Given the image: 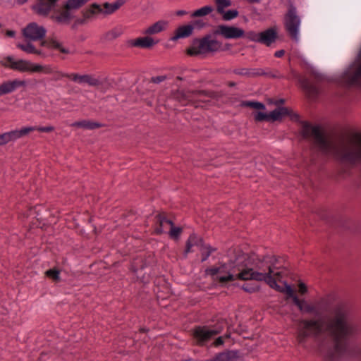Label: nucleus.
Wrapping results in <instances>:
<instances>
[{
  "instance_id": "f257e3e1",
  "label": "nucleus",
  "mask_w": 361,
  "mask_h": 361,
  "mask_svg": "<svg viewBox=\"0 0 361 361\" xmlns=\"http://www.w3.org/2000/svg\"><path fill=\"white\" fill-rule=\"evenodd\" d=\"M347 311L343 306L337 307L331 319L302 320L298 331L297 339L300 344L303 345L307 338L317 336L322 333L330 334L335 340L336 346L338 349L348 338L355 336L359 331L356 324L346 322Z\"/></svg>"
},
{
  "instance_id": "f03ea898",
  "label": "nucleus",
  "mask_w": 361,
  "mask_h": 361,
  "mask_svg": "<svg viewBox=\"0 0 361 361\" xmlns=\"http://www.w3.org/2000/svg\"><path fill=\"white\" fill-rule=\"evenodd\" d=\"M304 137H312L316 147L324 154L331 155L343 163L361 162V133H356L346 142H335L324 135L320 126L305 123L301 130Z\"/></svg>"
},
{
  "instance_id": "7ed1b4c3",
  "label": "nucleus",
  "mask_w": 361,
  "mask_h": 361,
  "mask_svg": "<svg viewBox=\"0 0 361 361\" xmlns=\"http://www.w3.org/2000/svg\"><path fill=\"white\" fill-rule=\"evenodd\" d=\"M277 261L274 256H266L260 259L255 255L243 253L236 257L238 277L241 280L265 281L271 288H278L276 279L280 277L281 271Z\"/></svg>"
},
{
  "instance_id": "20e7f679",
  "label": "nucleus",
  "mask_w": 361,
  "mask_h": 361,
  "mask_svg": "<svg viewBox=\"0 0 361 361\" xmlns=\"http://www.w3.org/2000/svg\"><path fill=\"white\" fill-rule=\"evenodd\" d=\"M207 275L211 276L214 279L221 282H227L240 279L238 277L239 271L236 264V259L233 262L224 264L216 267H212L205 270Z\"/></svg>"
},
{
  "instance_id": "39448f33",
  "label": "nucleus",
  "mask_w": 361,
  "mask_h": 361,
  "mask_svg": "<svg viewBox=\"0 0 361 361\" xmlns=\"http://www.w3.org/2000/svg\"><path fill=\"white\" fill-rule=\"evenodd\" d=\"M6 60L7 61L6 66L20 72L43 73L45 74L54 73L53 68L49 66H44L23 59L16 60L13 56L6 57Z\"/></svg>"
},
{
  "instance_id": "423d86ee",
  "label": "nucleus",
  "mask_w": 361,
  "mask_h": 361,
  "mask_svg": "<svg viewBox=\"0 0 361 361\" xmlns=\"http://www.w3.org/2000/svg\"><path fill=\"white\" fill-rule=\"evenodd\" d=\"M221 43L212 39L210 36L205 37L201 39H196L192 45L188 49V54L191 56L216 52L221 49Z\"/></svg>"
},
{
  "instance_id": "0eeeda50",
  "label": "nucleus",
  "mask_w": 361,
  "mask_h": 361,
  "mask_svg": "<svg viewBox=\"0 0 361 361\" xmlns=\"http://www.w3.org/2000/svg\"><path fill=\"white\" fill-rule=\"evenodd\" d=\"M300 24L301 19L297 15L296 8L293 4H290L284 17V25L288 35L295 42H298L300 40Z\"/></svg>"
},
{
  "instance_id": "6e6552de",
  "label": "nucleus",
  "mask_w": 361,
  "mask_h": 361,
  "mask_svg": "<svg viewBox=\"0 0 361 361\" xmlns=\"http://www.w3.org/2000/svg\"><path fill=\"white\" fill-rule=\"evenodd\" d=\"M124 3V0H116L113 3H105L102 6L97 4H93L84 12V18L89 19L99 14H111L123 6Z\"/></svg>"
},
{
  "instance_id": "1a4fd4ad",
  "label": "nucleus",
  "mask_w": 361,
  "mask_h": 361,
  "mask_svg": "<svg viewBox=\"0 0 361 361\" xmlns=\"http://www.w3.org/2000/svg\"><path fill=\"white\" fill-rule=\"evenodd\" d=\"M194 247H196L202 252V262L207 260L212 252L215 250V249L212 248L209 245L204 244L201 238L192 233L189 236L186 242V248L184 255H187L188 253L194 252Z\"/></svg>"
},
{
  "instance_id": "9d476101",
  "label": "nucleus",
  "mask_w": 361,
  "mask_h": 361,
  "mask_svg": "<svg viewBox=\"0 0 361 361\" xmlns=\"http://www.w3.org/2000/svg\"><path fill=\"white\" fill-rule=\"evenodd\" d=\"M24 37L29 41H39L42 39L47 33L44 26L32 22L27 24L22 30Z\"/></svg>"
},
{
  "instance_id": "9b49d317",
  "label": "nucleus",
  "mask_w": 361,
  "mask_h": 361,
  "mask_svg": "<svg viewBox=\"0 0 361 361\" xmlns=\"http://www.w3.org/2000/svg\"><path fill=\"white\" fill-rule=\"evenodd\" d=\"M289 114V110L286 107H279L271 111L269 114L264 112H257L255 114V119L257 121H280L283 117Z\"/></svg>"
},
{
  "instance_id": "f8f14e48",
  "label": "nucleus",
  "mask_w": 361,
  "mask_h": 361,
  "mask_svg": "<svg viewBox=\"0 0 361 361\" xmlns=\"http://www.w3.org/2000/svg\"><path fill=\"white\" fill-rule=\"evenodd\" d=\"M219 329H212L207 326H197L193 330V336L200 345H203L214 336L220 333Z\"/></svg>"
},
{
  "instance_id": "ddd939ff",
  "label": "nucleus",
  "mask_w": 361,
  "mask_h": 361,
  "mask_svg": "<svg viewBox=\"0 0 361 361\" xmlns=\"http://www.w3.org/2000/svg\"><path fill=\"white\" fill-rule=\"evenodd\" d=\"M216 32L226 39H238L243 37L245 35L242 28L225 25H219Z\"/></svg>"
},
{
  "instance_id": "4468645a",
  "label": "nucleus",
  "mask_w": 361,
  "mask_h": 361,
  "mask_svg": "<svg viewBox=\"0 0 361 361\" xmlns=\"http://www.w3.org/2000/svg\"><path fill=\"white\" fill-rule=\"evenodd\" d=\"M57 0H37V3L32 6L34 11L41 16H47L54 7Z\"/></svg>"
},
{
  "instance_id": "2eb2a0df",
  "label": "nucleus",
  "mask_w": 361,
  "mask_h": 361,
  "mask_svg": "<svg viewBox=\"0 0 361 361\" xmlns=\"http://www.w3.org/2000/svg\"><path fill=\"white\" fill-rule=\"evenodd\" d=\"M25 85V82L18 79L4 81L0 85V95L10 94L16 89Z\"/></svg>"
},
{
  "instance_id": "dca6fc26",
  "label": "nucleus",
  "mask_w": 361,
  "mask_h": 361,
  "mask_svg": "<svg viewBox=\"0 0 361 361\" xmlns=\"http://www.w3.org/2000/svg\"><path fill=\"white\" fill-rule=\"evenodd\" d=\"M200 92H183L178 91L175 94L176 99H177L183 105H186L189 103L195 102L200 95Z\"/></svg>"
},
{
  "instance_id": "f3484780",
  "label": "nucleus",
  "mask_w": 361,
  "mask_h": 361,
  "mask_svg": "<svg viewBox=\"0 0 361 361\" xmlns=\"http://www.w3.org/2000/svg\"><path fill=\"white\" fill-rule=\"evenodd\" d=\"M131 47L140 48H150L157 43L153 38L149 36L139 37L129 41Z\"/></svg>"
},
{
  "instance_id": "a211bd4d",
  "label": "nucleus",
  "mask_w": 361,
  "mask_h": 361,
  "mask_svg": "<svg viewBox=\"0 0 361 361\" xmlns=\"http://www.w3.org/2000/svg\"><path fill=\"white\" fill-rule=\"evenodd\" d=\"M169 26V22L165 20H159L146 28L143 33L147 35H152L161 32Z\"/></svg>"
},
{
  "instance_id": "6ab92c4d",
  "label": "nucleus",
  "mask_w": 361,
  "mask_h": 361,
  "mask_svg": "<svg viewBox=\"0 0 361 361\" xmlns=\"http://www.w3.org/2000/svg\"><path fill=\"white\" fill-rule=\"evenodd\" d=\"M277 37L276 30L274 28H269L264 32H260V41L259 43L270 46L273 42H275Z\"/></svg>"
},
{
  "instance_id": "aec40b11",
  "label": "nucleus",
  "mask_w": 361,
  "mask_h": 361,
  "mask_svg": "<svg viewBox=\"0 0 361 361\" xmlns=\"http://www.w3.org/2000/svg\"><path fill=\"white\" fill-rule=\"evenodd\" d=\"M35 130V128L31 126H23L20 129H15L10 131L11 139L13 142L16 141L23 137L27 136L31 132Z\"/></svg>"
},
{
  "instance_id": "412c9836",
  "label": "nucleus",
  "mask_w": 361,
  "mask_h": 361,
  "mask_svg": "<svg viewBox=\"0 0 361 361\" xmlns=\"http://www.w3.org/2000/svg\"><path fill=\"white\" fill-rule=\"evenodd\" d=\"M234 73L240 75H246L249 77L260 76L267 75L268 73L262 68H240L234 71Z\"/></svg>"
},
{
  "instance_id": "4be33fe9",
  "label": "nucleus",
  "mask_w": 361,
  "mask_h": 361,
  "mask_svg": "<svg viewBox=\"0 0 361 361\" xmlns=\"http://www.w3.org/2000/svg\"><path fill=\"white\" fill-rule=\"evenodd\" d=\"M214 357L216 361H238L239 353L237 350H227L219 353Z\"/></svg>"
},
{
  "instance_id": "5701e85b",
  "label": "nucleus",
  "mask_w": 361,
  "mask_h": 361,
  "mask_svg": "<svg viewBox=\"0 0 361 361\" xmlns=\"http://www.w3.org/2000/svg\"><path fill=\"white\" fill-rule=\"evenodd\" d=\"M294 304L298 306L299 310L305 313H316V307L308 303L305 300H300L298 298H294Z\"/></svg>"
},
{
  "instance_id": "b1692460",
  "label": "nucleus",
  "mask_w": 361,
  "mask_h": 361,
  "mask_svg": "<svg viewBox=\"0 0 361 361\" xmlns=\"http://www.w3.org/2000/svg\"><path fill=\"white\" fill-rule=\"evenodd\" d=\"M73 127L82 128L85 129L93 130L102 126V125L97 122H94L88 120H82L80 121H75L71 125Z\"/></svg>"
},
{
  "instance_id": "393cba45",
  "label": "nucleus",
  "mask_w": 361,
  "mask_h": 361,
  "mask_svg": "<svg viewBox=\"0 0 361 361\" xmlns=\"http://www.w3.org/2000/svg\"><path fill=\"white\" fill-rule=\"evenodd\" d=\"M42 45L45 46L49 49H57L63 54L70 53L67 48H65L60 42L54 39H51L48 42L43 41L42 42Z\"/></svg>"
},
{
  "instance_id": "a878e982",
  "label": "nucleus",
  "mask_w": 361,
  "mask_h": 361,
  "mask_svg": "<svg viewBox=\"0 0 361 361\" xmlns=\"http://www.w3.org/2000/svg\"><path fill=\"white\" fill-rule=\"evenodd\" d=\"M193 30V27L190 25H183L178 27L175 35L172 37L173 40L189 37Z\"/></svg>"
},
{
  "instance_id": "bb28decb",
  "label": "nucleus",
  "mask_w": 361,
  "mask_h": 361,
  "mask_svg": "<svg viewBox=\"0 0 361 361\" xmlns=\"http://www.w3.org/2000/svg\"><path fill=\"white\" fill-rule=\"evenodd\" d=\"M51 19L58 23L68 24L71 19V15L68 10L61 11L58 14H54L51 16Z\"/></svg>"
},
{
  "instance_id": "cd10ccee",
  "label": "nucleus",
  "mask_w": 361,
  "mask_h": 361,
  "mask_svg": "<svg viewBox=\"0 0 361 361\" xmlns=\"http://www.w3.org/2000/svg\"><path fill=\"white\" fill-rule=\"evenodd\" d=\"M157 221L159 224V226L156 229V232L157 233H162L165 232V230L168 226L170 227L171 226H173V222L171 220L167 219L161 215L157 216Z\"/></svg>"
},
{
  "instance_id": "c85d7f7f",
  "label": "nucleus",
  "mask_w": 361,
  "mask_h": 361,
  "mask_svg": "<svg viewBox=\"0 0 361 361\" xmlns=\"http://www.w3.org/2000/svg\"><path fill=\"white\" fill-rule=\"evenodd\" d=\"M301 87L310 94L314 95L317 93V87L311 84L307 79L302 78L300 80Z\"/></svg>"
},
{
  "instance_id": "c756f323",
  "label": "nucleus",
  "mask_w": 361,
  "mask_h": 361,
  "mask_svg": "<svg viewBox=\"0 0 361 361\" xmlns=\"http://www.w3.org/2000/svg\"><path fill=\"white\" fill-rule=\"evenodd\" d=\"M89 0H68L66 4L67 10H76L85 5Z\"/></svg>"
},
{
  "instance_id": "7c9ffc66",
  "label": "nucleus",
  "mask_w": 361,
  "mask_h": 361,
  "mask_svg": "<svg viewBox=\"0 0 361 361\" xmlns=\"http://www.w3.org/2000/svg\"><path fill=\"white\" fill-rule=\"evenodd\" d=\"M17 47L27 54H36L38 55H40L42 54V52L37 50L35 47V46L30 42H28L27 44H18Z\"/></svg>"
},
{
  "instance_id": "2f4dec72",
  "label": "nucleus",
  "mask_w": 361,
  "mask_h": 361,
  "mask_svg": "<svg viewBox=\"0 0 361 361\" xmlns=\"http://www.w3.org/2000/svg\"><path fill=\"white\" fill-rule=\"evenodd\" d=\"M87 83L90 86H97L100 84L99 79L91 75L85 74L81 75L80 84Z\"/></svg>"
},
{
  "instance_id": "473e14b6",
  "label": "nucleus",
  "mask_w": 361,
  "mask_h": 361,
  "mask_svg": "<svg viewBox=\"0 0 361 361\" xmlns=\"http://www.w3.org/2000/svg\"><path fill=\"white\" fill-rule=\"evenodd\" d=\"M213 11V7L211 6H203L196 11H195L191 16L193 18L205 16L210 13Z\"/></svg>"
},
{
  "instance_id": "72a5a7b5",
  "label": "nucleus",
  "mask_w": 361,
  "mask_h": 361,
  "mask_svg": "<svg viewBox=\"0 0 361 361\" xmlns=\"http://www.w3.org/2000/svg\"><path fill=\"white\" fill-rule=\"evenodd\" d=\"M45 275L52 279L54 282H59L61 281L60 271L57 269H50L45 271Z\"/></svg>"
},
{
  "instance_id": "f704fd0d",
  "label": "nucleus",
  "mask_w": 361,
  "mask_h": 361,
  "mask_svg": "<svg viewBox=\"0 0 361 361\" xmlns=\"http://www.w3.org/2000/svg\"><path fill=\"white\" fill-rule=\"evenodd\" d=\"M243 106L250 107L257 110H264L265 106L264 104L255 101H245L242 103Z\"/></svg>"
},
{
  "instance_id": "c9c22d12",
  "label": "nucleus",
  "mask_w": 361,
  "mask_h": 361,
  "mask_svg": "<svg viewBox=\"0 0 361 361\" xmlns=\"http://www.w3.org/2000/svg\"><path fill=\"white\" fill-rule=\"evenodd\" d=\"M56 73H57L56 78L58 79L66 77V78H68L72 80L74 82H78L80 84V78H81L82 75H79L77 73L68 74V73H63L61 72H57Z\"/></svg>"
},
{
  "instance_id": "e433bc0d",
  "label": "nucleus",
  "mask_w": 361,
  "mask_h": 361,
  "mask_svg": "<svg viewBox=\"0 0 361 361\" xmlns=\"http://www.w3.org/2000/svg\"><path fill=\"white\" fill-rule=\"evenodd\" d=\"M215 1L217 6V11L219 13H224L225 8L231 5V0H215Z\"/></svg>"
},
{
  "instance_id": "4c0bfd02",
  "label": "nucleus",
  "mask_w": 361,
  "mask_h": 361,
  "mask_svg": "<svg viewBox=\"0 0 361 361\" xmlns=\"http://www.w3.org/2000/svg\"><path fill=\"white\" fill-rule=\"evenodd\" d=\"M275 289L277 290L286 293L288 297L293 298V301H294V298H298L294 294V291H293V288H291V286L290 285L286 284V283L285 284V287L284 288H281V286H279V288H275Z\"/></svg>"
},
{
  "instance_id": "58836bf2",
  "label": "nucleus",
  "mask_w": 361,
  "mask_h": 361,
  "mask_svg": "<svg viewBox=\"0 0 361 361\" xmlns=\"http://www.w3.org/2000/svg\"><path fill=\"white\" fill-rule=\"evenodd\" d=\"M181 233L182 228L180 227H175L173 225L170 226L169 235L171 238L178 239Z\"/></svg>"
},
{
  "instance_id": "ea45409f",
  "label": "nucleus",
  "mask_w": 361,
  "mask_h": 361,
  "mask_svg": "<svg viewBox=\"0 0 361 361\" xmlns=\"http://www.w3.org/2000/svg\"><path fill=\"white\" fill-rule=\"evenodd\" d=\"M221 14L223 15L224 20H231L235 18L238 16V12L236 10H228L227 11H224V13Z\"/></svg>"
},
{
  "instance_id": "a19ab883",
  "label": "nucleus",
  "mask_w": 361,
  "mask_h": 361,
  "mask_svg": "<svg viewBox=\"0 0 361 361\" xmlns=\"http://www.w3.org/2000/svg\"><path fill=\"white\" fill-rule=\"evenodd\" d=\"M10 142H13L10 131L0 134V145H6Z\"/></svg>"
},
{
  "instance_id": "79ce46f5",
  "label": "nucleus",
  "mask_w": 361,
  "mask_h": 361,
  "mask_svg": "<svg viewBox=\"0 0 361 361\" xmlns=\"http://www.w3.org/2000/svg\"><path fill=\"white\" fill-rule=\"evenodd\" d=\"M245 36L250 41L255 42H259V41H260V32L257 33L253 31H250L246 33Z\"/></svg>"
},
{
  "instance_id": "37998d69",
  "label": "nucleus",
  "mask_w": 361,
  "mask_h": 361,
  "mask_svg": "<svg viewBox=\"0 0 361 361\" xmlns=\"http://www.w3.org/2000/svg\"><path fill=\"white\" fill-rule=\"evenodd\" d=\"M32 128H35V130L39 132L49 133L54 130V128L52 126H32Z\"/></svg>"
},
{
  "instance_id": "c03bdc74",
  "label": "nucleus",
  "mask_w": 361,
  "mask_h": 361,
  "mask_svg": "<svg viewBox=\"0 0 361 361\" xmlns=\"http://www.w3.org/2000/svg\"><path fill=\"white\" fill-rule=\"evenodd\" d=\"M242 288L247 293H254L259 290L258 286H250L249 284H244Z\"/></svg>"
},
{
  "instance_id": "a18cd8bd",
  "label": "nucleus",
  "mask_w": 361,
  "mask_h": 361,
  "mask_svg": "<svg viewBox=\"0 0 361 361\" xmlns=\"http://www.w3.org/2000/svg\"><path fill=\"white\" fill-rule=\"evenodd\" d=\"M166 79V77L165 75H159V76L153 77L152 78V81L154 83L158 84V83H160V82L164 81Z\"/></svg>"
},
{
  "instance_id": "49530a36",
  "label": "nucleus",
  "mask_w": 361,
  "mask_h": 361,
  "mask_svg": "<svg viewBox=\"0 0 361 361\" xmlns=\"http://www.w3.org/2000/svg\"><path fill=\"white\" fill-rule=\"evenodd\" d=\"M298 288H299V292L302 294H305L307 292V288L306 285L302 282H300L299 283Z\"/></svg>"
},
{
  "instance_id": "de8ad7c7",
  "label": "nucleus",
  "mask_w": 361,
  "mask_h": 361,
  "mask_svg": "<svg viewBox=\"0 0 361 361\" xmlns=\"http://www.w3.org/2000/svg\"><path fill=\"white\" fill-rule=\"evenodd\" d=\"M284 53H285V52H284V51H283V50H279V51H276V52H275L274 56H275L276 57L279 58V57L283 56L284 55Z\"/></svg>"
},
{
  "instance_id": "09e8293b",
  "label": "nucleus",
  "mask_w": 361,
  "mask_h": 361,
  "mask_svg": "<svg viewBox=\"0 0 361 361\" xmlns=\"http://www.w3.org/2000/svg\"><path fill=\"white\" fill-rule=\"evenodd\" d=\"M223 343H224L223 338H222V337L220 336L217 339H216V341L214 342V345H219L223 344Z\"/></svg>"
},
{
  "instance_id": "8fccbe9b",
  "label": "nucleus",
  "mask_w": 361,
  "mask_h": 361,
  "mask_svg": "<svg viewBox=\"0 0 361 361\" xmlns=\"http://www.w3.org/2000/svg\"><path fill=\"white\" fill-rule=\"evenodd\" d=\"M6 35L11 37H13L16 35V32L13 30H8L6 32Z\"/></svg>"
},
{
  "instance_id": "3c124183",
  "label": "nucleus",
  "mask_w": 361,
  "mask_h": 361,
  "mask_svg": "<svg viewBox=\"0 0 361 361\" xmlns=\"http://www.w3.org/2000/svg\"><path fill=\"white\" fill-rule=\"evenodd\" d=\"M187 12L184 10H179V11H176V15L178 16H183V15H185L186 14Z\"/></svg>"
},
{
  "instance_id": "603ef678",
  "label": "nucleus",
  "mask_w": 361,
  "mask_h": 361,
  "mask_svg": "<svg viewBox=\"0 0 361 361\" xmlns=\"http://www.w3.org/2000/svg\"><path fill=\"white\" fill-rule=\"evenodd\" d=\"M283 102H284V99H279V100H276V102H274V104L279 105V104H283Z\"/></svg>"
},
{
  "instance_id": "864d4df0",
  "label": "nucleus",
  "mask_w": 361,
  "mask_h": 361,
  "mask_svg": "<svg viewBox=\"0 0 361 361\" xmlns=\"http://www.w3.org/2000/svg\"><path fill=\"white\" fill-rule=\"evenodd\" d=\"M17 1V3L18 4H25L27 0H16Z\"/></svg>"
},
{
  "instance_id": "5fc2aeb1",
  "label": "nucleus",
  "mask_w": 361,
  "mask_h": 361,
  "mask_svg": "<svg viewBox=\"0 0 361 361\" xmlns=\"http://www.w3.org/2000/svg\"><path fill=\"white\" fill-rule=\"evenodd\" d=\"M185 361H199V360H192V359H189V360H187Z\"/></svg>"
},
{
  "instance_id": "6e6d98bb",
  "label": "nucleus",
  "mask_w": 361,
  "mask_h": 361,
  "mask_svg": "<svg viewBox=\"0 0 361 361\" xmlns=\"http://www.w3.org/2000/svg\"><path fill=\"white\" fill-rule=\"evenodd\" d=\"M252 1H257V2H258V1H259V0H252Z\"/></svg>"
},
{
  "instance_id": "4d7b16f0",
  "label": "nucleus",
  "mask_w": 361,
  "mask_h": 361,
  "mask_svg": "<svg viewBox=\"0 0 361 361\" xmlns=\"http://www.w3.org/2000/svg\"><path fill=\"white\" fill-rule=\"evenodd\" d=\"M178 80H182V78L180 77H178L177 78Z\"/></svg>"
}]
</instances>
